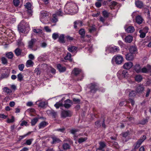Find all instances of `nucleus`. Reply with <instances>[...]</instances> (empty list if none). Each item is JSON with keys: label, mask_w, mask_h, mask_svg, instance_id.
Returning <instances> with one entry per match:
<instances>
[{"label": "nucleus", "mask_w": 151, "mask_h": 151, "mask_svg": "<svg viewBox=\"0 0 151 151\" xmlns=\"http://www.w3.org/2000/svg\"><path fill=\"white\" fill-rule=\"evenodd\" d=\"M29 27V26L27 23L22 21L18 25V29L19 32L23 33L25 32V29Z\"/></svg>", "instance_id": "nucleus-1"}, {"label": "nucleus", "mask_w": 151, "mask_h": 151, "mask_svg": "<svg viewBox=\"0 0 151 151\" xmlns=\"http://www.w3.org/2000/svg\"><path fill=\"white\" fill-rule=\"evenodd\" d=\"M146 136L143 135L141 137L138 141L137 142L136 144L134 145V149L132 151H135V150L138 149L142 143L146 139Z\"/></svg>", "instance_id": "nucleus-2"}, {"label": "nucleus", "mask_w": 151, "mask_h": 151, "mask_svg": "<svg viewBox=\"0 0 151 151\" xmlns=\"http://www.w3.org/2000/svg\"><path fill=\"white\" fill-rule=\"evenodd\" d=\"M151 72V66L147 65L142 68L141 73H148Z\"/></svg>", "instance_id": "nucleus-3"}, {"label": "nucleus", "mask_w": 151, "mask_h": 151, "mask_svg": "<svg viewBox=\"0 0 151 151\" xmlns=\"http://www.w3.org/2000/svg\"><path fill=\"white\" fill-rule=\"evenodd\" d=\"M115 61L116 64H121L123 61V58L121 55H118L114 57Z\"/></svg>", "instance_id": "nucleus-4"}, {"label": "nucleus", "mask_w": 151, "mask_h": 151, "mask_svg": "<svg viewBox=\"0 0 151 151\" xmlns=\"http://www.w3.org/2000/svg\"><path fill=\"white\" fill-rule=\"evenodd\" d=\"M61 115L62 117L65 118L70 116L72 115V113L69 111H63L62 112Z\"/></svg>", "instance_id": "nucleus-5"}, {"label": "nucleus", "mask_w": 151, "mask_h": 151, "mask_svg": "<svg viewBox=\"0 0 151 151\" xmlns=\"http://www.w3.org/2000/svg\"><path fill=\"white\" fill-rule=\"evenodd\" d=\"M36 41V39L34 38H32L28 42V48L32 49Z\"/></svg>", "instance_id": "nucleus-6"}, {"label": "nucleus", "mask_w": 151, "mask_h": 151, "mask_svg": "<svg viewBox=\"0 0 151 151\" xmlns=\"http://www.w3.org/2000/svg\"><path fill=\"white\" fill-rule=\"evenodd\" d=\"M81 70L78 68H75L72 71V74L77 76L81 72Z\"/></svg>", "instance_id": "nucleus-7"}, {"label": "nucleus", "mask_w": 151, "mask_h": 151, "mask_svg": "<svg viewBox=\"0 0 151 151\" xmlns=\"http://www.w3.org/2000/svg\"><path fill=\"white\" fill-rule=\"evenodd\" d=\"M142 68L140 65L138 64H136L134 67V70L138 73H141Z\"/></svg>", "instance_id": "nucleus-8"}, {"label": "nucleus", "mask_w": 151, "mask_h": 151, "mask_svg": "<svg viewBox=\"0 0 151 151\" xmlns=\"http://www.w3.org/2000/svg\"><path fill=\"white\" fill-rule=\"evenodd\" d=\"M133 66V63L131 62L125 63L123 65V67L126 69H130Z\"/></svg>", "instance_id": "nucleus-9"}, {"label": "nucleus", "mask_w": 151, "mask_h": 151, "mask_svg": "<svg viewBox=\"0 0 151 151\" xmlns=\"http://www.w3.org/2000/svg\"><path fill=\"white\" fill-rule=\"evenodd\" d=\"M65 103L64 104V106L67 109L70 108L71 105L70 104H72L71 101L69 99H68L65 101Z\"/></svg>", "instance_id": "nucleus-10"}, {"label": "nucleus", "mask_w": 151, "mask_h": 151, "mask_svg": "<svg viewBox=\"0 0 151 151\" xmlns=\"http://www.w3.org/2000/svg\"><path fill=\"white\" fill-rule=\"evenodd\" d=\"M135 4L136 6L139 8H141L143 6V4L142 2L139 0H137L135 1Z\"/></svg>", "instance_id": "nucleus-11"}, {"label": "nucleus", "mask_w": 151, "mask_h": 151, "mask_svg": "<svg viewBox=\"0 0 151 151\" xmlns=\"http://www.w3.org/2000/svg\"><path fill=\"white\" fill-rule=\"evenodd\" d=\"M136 22L138 24H141L143 21V19L141 16L138 15L136 17Z\"/></svg>", "instance_id": "nucleus-12"}, {"label": "nucleus", "mask_w": 151, "mask_h": 151, "mask_svg": "<svg viewBox=\"0 0 151 151\" xmlns=\"http://www.w3.org/2000/svg\"><path fill=\"white\" fill-rule=\"evenodd\" d=\"M130 52L132 54H135L137 52V49L135 46H131L129 48Z\"/></svg>", "instance_id": "nucleus-13"}, {"label": "nucleus", "mask_w": 151, "mask_h": 151, "mask_svg": "<svg viewBox=\"0 0 151 151\" xmlns=\"http://www.w3.org/2000/svg\"><path fill=\"white\" fill-rule=\"evenodd\" d=\"M96 85L95 84L93 83L91 84L90 89H91L90 91L91 93H94L96 91L97 89L96 88Z\"/></svg>", "instance_id": "nucleus-14"}, {"label": "nucleus", "mask_w": 151, "mask_h": 151, "mask_svg": "<svg viewBox=\"0 0 151 151\" xmlns=\"http://www.w3.org/2000/svg\"><path fill=\"white\" fill-rule=\"evenodd\" d=\"M144 88L143 86L139 85L137 87L136 91L138 93H141L144 91Z\"/></svg>", "instance_id": "nucleus-15"}, {"label": "nucleus", "mask_w": 151, "mask_h": 151, "mask_svg": "<svg viewBox=\"0 0 151 151\" xmlns=\"http://www.w3.org/2000/svg\"><path fill=\"white\" fill-rule=\"evenodd\" d=\"M118 73L121 74V76L124 78L126 77L128 75L126 70H121L119 71L118 72Z\"/></svg>", "instance_id": "nucleus-16"}, {"label": "nucleus", "mask_w": 151, "mask_h": 151, "mask_svg": "<svg viewBox=\"0 0 151 151\" xmlns=\"http://www.w3.org/2000/svg\"><path fill=\"white\" fill-rule=\"evenodd\" d=\"M133 40V37L132 36L129 35L126 37L125 39V40L126 42L128 43H130L132 42Z\"/></svg>", "instance_id": "nucleus-17"}, {"label": "nucleus", "mask_w": 151, "mask_h": 151, "mask_svg": "<svg viewBox=\"0 0 151 151\" xmlns=\"http://www.w3.org/2000/svg\"><path fill=\"white\" fill-rule=\"evenodd\" d=\"M100 146L96 150L97 151H99V150H102L106 146V145L104 142H100L99 143Z\"/></svg>", "instance_id": "nucleus-18"}, {"label": "nucleus", "mask_w": 151, "mask_h": 151, "mask_svg": "<svg viewBox=\"0 0 151 151\" xmlns=\"http://www.w3.org/2000/svg\"><path fill=\"white\" fill-rule=\"evenodd\" d=\"M132 54L130 53L127 54L126 55V59L128 60H133L134 58V56Z\"/></svg>", "instance_id": "nucleus-19"}, {"label": "nucleus", "mask_w": 151, "mask_h": 151, "mask_svg": "<svg viewBox=\"0 0 151 151\" xmlns=\"http://www.w3.org/2000/svg\"><path fill=\"white\" fill-rule=\"evenodd\" d=\"M52 144L59 143L61 141L60 139L55 137H52Z\"/></svg>", "instance_id": "nucleus-20"}, {"label": "nucleus", "mask_w": 151, "mask_h": 151, "mask_svg": "<svg viewBox=\"0 0 151 151\" xmlns=\"http://www.w3.org/2000/svg\"><path fill=\"white\" fill-rule=\"evenodd\" d=\"M48 124V123L46 122L43 121L41 122L39 124V127L40 129H42L45 127Z\"/></svg>", "instance_id": "nucleus-21"}, {"label": "nucleus", "mask_w": 151, "mask_h": 151, "mask_svg": "<svg viewBox=\"0 0 151 151\" xmlns=\"http://www.w3.org/2000/svg\"><path fill=\"white\" fill-rule=\"evenodd\" d=\"M57 67L59 71L60 72L65 71L66 70V68L65 67H62L60 64L57 65Z\"/></svg>", "instance_id": "nucleus-22"}, {"label": "nucleus", "mask_w": 151, "mask_h": 151, "mask_svg": "<svg viewBox=\"0 0 151 151\" xmlns=\"http://www.w3.org/2000/svg\"><path fill=\"white\" fill-rule=\"evenodd\" d=\"M34 65L33 62L32 60H28L26 63V66L27 67H32Z\"/></svg>", "instance_id": "nucleus-23"}, {"label": "nucleus", "mask_w": 151, "mask_h": 151, "mask_svg": "<svg viewBox=\"0 0 151 151\" xmlns=\"http://www.w3.org/2000/svg\"><path fill=\"white\" fill-rule=\"evenodd\" d=\"M63 100V99H62L61 101H60L58 102H57L54 105L55 106V107L58 109L61 106H63V103L62 101Z\"/></svg>", "instance_id": "nucleus-24"}, {"label": "nucleus", "mask_w": 151, "mask_h": 151, "mask_svg": "<svg viewBox=\"0 0 151 151\" xmlns=\"http://www.w3.org/2000/svg\"><path fill=\"white\" fill-rule=\"evenodd\" d=\"M126 31L128 33H132L134 31L133 27L129 26L126 29Z\"/></svg>", "instance_id": "nucleus-25"}, {"label": "nucleus", "mask_w": 151, "mask_h": 151, "mask_svg": "<svg viewBox=\"0 0 151 151\" xmlns=\"http://www.w3.org/2000/svg\"><path fill=\"white\" fill-rule=\"evenodd\" d=\"M135 79L136 81L138 82H140L142 80V76L139 75H138L135 76Z\"/></svg>", "instance_id": "nucleus-26"}, {"label": "nucleus", "mask_w": 151, "mask_h": 151, "mask_svg": "<svg viewBox=\"0 0 151 151\" xmlns=\"http://www.w3.org/2000/svg\"><path fill=\"white\" fill-rule=\"evenodd\" d=\"M77 48L74 46H71L68 48V50L71 52H75L77 50Z\"/></svg>", "instance_id": "nucleus-27"}, {"label": "nucleus", "mask_w": 151, "mask_h": 151, "mask_svg": "<svg viewBox=\"0 0 151 151\" xmlns=\"http://www.w3.org/2000/svg\"><path fill=\"white\" fill-rule=\"evenodd\" d=\"M14 52L17 56H19L21 54L22 50L17 48L15 50Z\"/></svg>", "instance_id": "nucleus-28"}, {"label": "nucleus", "mask_w": 151, "mask_h": 151, "mask_svg": "<svg viewBox=\"0 0 151 151\" xmlns=\"http://www.w3.org/2000/svg\"><path fill=\"white\" fill-rule=\"evenodd\" d=\"M59 41L60 42L62 43L65 42L64 35L62 34L59 37Z\"/></svg>", "instance_id": "nucleus-29"}, {"label": "nucleus", "mask_w": 151, "mask_h": 151, "mask_svg": "<svg viewBox=\"0 0 151 151\" xmlns=\"http://www.w3.org/2000/svg\"><path fill=\"white\" fill-rule=\"evenodd\" d=\"M77 22H80V24L79 25V26L80 27L82 26L83 25V22L82 21L77 20L76 21H75L74 23V27L76 29L77 27L76 26V24L77 23Z\"/></svg>", "instance_id": "nucleus-30"}, {"label": "nucleus", "mask_w": 151, "mask_h": 151, "mask_svg": "<svg viewBox=\"0 0 151 151\" xmlns=\"http://www.w3.org/2000/svg\"><path fill=\"white\" fill-rule=\"evenodd\" d=\"M3 90L4 92L8 94L11 93L12 92V90L6 87L4 88Z\"/></svg>", "instance_id": "nucleus-31"}, {"label": "nucleus", "mask_w": 151, "mask_h": 151, "mask_svg": "<svg viewBox=\"0 0 151 151\" xmlns=\"http://www.w3.org/2000/svg\"><path fill=\"white\" fill-rule=\"evenodd\" d=\"M63 149L65 150H67L70 149V146L69 144L68 143H65L63 145Z\"/></svg>", "instance_id": "nucleus-32"}, {"label": "nucleus", "mask_w": 151, "mask_h": 151, "mask_svg": "<svg viewBox=\"0 0 151 151\" xmlns=\"http://www.w3.org/2000/svg\"><path fill=\"white\" fill-rule=\"evenodd\" d=\"M38 119L37 118H34L31 120V122L32 126L35 125L38 121Z\"/></svg>", "instance_id": "nucleus-33"}, {"label": "nucleus", "mask_w": 151, "mask_h": 151, "mask_svg": "<svg viewBox=\"0 0 151 151\" xmlns=\"http://www.w3.org/2000/svg\"><path fill=\"white\" fill-rule=\"evenodd\" d=\"M14 55L12 52H10L6 53V56L9 59H12Z\"/></svg>", "instance_id": "nucleus-34"}, {"label": "nucleus", "mask_w": 151, "mask_h": 151, "mask_svg": "<svg viewBox=\"0 0 151 151\" xmlns=\"http://www.w3.org/2000/svg\"><path fill=\"white\" fill-rule=\"evenodd\" d=\"M89 32L90 33H91L95 31L96 29L95 27V25H92L88 28Z\"/></svg>", "instance_id": "nucleus-35"}, {"label": "nucleus", "mask_w": 151, "mask_h": 151, "mask_svg": "<svg viewBox=\"0 0 151 151\" xmlns=\"http://www.w3.org/2000/svg\"><path fill=\"white\" fill-rule=\"evenodd\" d=\"M24 6H25V8L27 10L30 9L32 8L31 4L29 2L27 3L26 4L24 5Z\"/></svg>", "instance_id": "nucleus-36"}, {"label": "nucleus", "mask_w": 151, "mask_h": 151, "mask_svg": "<svg viewBox=\"0 0 151 151\" xmlns=\"http://www.w3.org/2000/svg\"><path fill=\"white\" fill-rule=\"evenodd\" d=\"M139 32L140 33V37L141 38H144L146 35V33L142 31V30H139Z\"/></svg>", "instance_id": "nucleus-37"}, {"label": "nucleus", "mask_w": 151, "mask_h": 151, "mask_svg": "<svg viewBox=\"0 0 151 151\" xmlns=\"http://www.w3.org/2000/svg\"><path fill=\"white\" fill-rule=\"evenodd\" d=\"M87 137L83 138L81 137L79 138L78 140V142L79 143H81L83 142H84L87 140Z\"/></svg>", "instance_id": "nucleus-38"}, {"label": "nucleus", "mask_w": 151, "mask_h": 151, "mask_svg": "<svg viewBox=\"0 0 151 151\" xmlns=\"http://www.w3.org/2000/svg\"><path fill=\"white\" fill-rule=\"evenodd\" d=\"M2 63L4 64H5L7 63V60L4 57H3L1 58Z\"/></svg>", "instance_id": "nucleus-39"}, {"label": "nucleus", "mask_w": 151, "mask_h": 151, "mask_svg": "<svg viewBox=\"0 0 151 151\" xmlns=\"http://www.w3.org/2000/svg\"><path fill=\"white\" fill-rule=\"evenodd\" d=\"M33 31L37 34H40L42 32V30L40 29H34L33 30Z\"/></svg>", "instance_id": "nucleus-40"}, {"label": "nucleus", "mask_w": 151, "mask_h": 151, "mask_svg": "<svg viewBox=\"0 0 151 151\" xmlns=\"http://www.w3.org/2000/svg\"><path fill=\"white\" fill-rule=\"evenodd\" d=\"M65 60H70L71 59V54L69 53H68L67 55L65 57Z\"/></svg>", "instance_id": "nucleus-41"}, {"label": "nucleus", "mask_w": 151, "mask_h": 151, "mask_svg": "<svg viewBox=\"0 0 151 151\" xmlns=\"http://www.w3.org/2000/svg\"><path fill=\"white\" fill-rule=\"evenodd\" d=\"M59 37V35L58 33H54L52 35V37L54 40H56Z\"/></svg>", "instance_id": "nucleus-42"}, {"label": "nucleus", "mask_w": 151, "mask_h": 151, "mask_svg": "<svg viewBox=\"0 0 151 151\" xmlns=\"http://www.w3.org/2000/svg\"><path fill=\"white\" fill-rule=\"evenodd\" d=\"M79 34L82 36H84L85 34V31L84 29H81L79 31Z\"/></svg>", "instance_id": "nucleus-43"}, {"label": "nucleus", "mask_w": 151, "mask_h": 151, "mask_svg": "<svg viewBox=\"0 0 151 151\" xmlns=\"http://www.w3.org/2000/svg\"><path fill=\"white\" fill-rule=\"evenodd\" d=\"M17 45L19 46H23L24 45V44L21 40H19L17 42Z\"/></svg>", "instance_id": "nucleus-44"}, {"label": "nucleus", "mask_w": 151, "mask_h": 151, "mask_svg": "<svg viewBox=\"0 0 151 151\" xmlns=\"http://www.w3.org/2000/svg\"><path fill=\"white\" fill-rule=\"evenodd\" d=\"M103 14L104 17H108L109 16V14L106 11H104L103 12Z\"/></svg>", "instance_id": "nucleus-45"}, {"label": "nucleus", "mask_w": 151, "mask_h": 151, "mask_svg": "<svg viewBox=\"0 0 151 151\" xmlns=\"http://www.w3.org/2000/svg\"><path fill=\"white\" fill-rule=\"evenodd\" d=\"M46 105V104L45 102H42L40 103L39 106L41 107H45Z\"/></svg>", "instance_id": "nucleus-46"}, {"label": "nucleus", "mask_w": 151, "mask_h": 151, "mask_svg": "<svg viewBox=\"0 0 151 151\" xmlns=\"http://www.w3.org/2000/svg\"><path fill=\"white\" fill-rule=\"evenodd\" d=\"M136 92L134 91H132L129 92V95L130 96L134 97L135 96Z\"/></svg>", "instance_id": "nucleus-47"}, {"label": "nucleus", "mask_w": 151, "mask_h": 151, "mask_svg": "<svg viewBox=\"0 0 151 151\" xmlns=\"http://www.w3.org/2000/svg\"><path fill=\"white\" fill-rule=\"evenodd\" d=\"M18 79V80L20 81H21L22 80L23 78V77L21 73L19 74L17 76Z\"/></svg>", "instance_id": "nucleus-48"}, {"label": "nucleus", "mask_w": 151, "mask_h": 151, "mask_svg": "<svg viewBox=\"0 0 151 151\" xmlns=\"http://www.w3.org/2000/svg\"><path fill=\"white\" fill-rule=\"evenodd\" d=\"M32 139H30L27 140L25 144L27 145H30L32 143Z\"/></svg>", "instance_id": "nucleus-49"}, {"label": "nucleus", "mask_w": 151, "mask_h": 151, "mask_svg": "<svg viewBox=\"0 0 151 151\" xmlns=\"http://www.w3.org/2000/svg\"><path fill=\"white\" fill-rule=\"evenodd\" d=\"M111 50V51L113 52H115L117 50H119L118 49V48L116 47H111L110 48Z\"/></svg>", "instance_id": "nucleus-50"}, {"label": "nucleus", "mask_w": 151, "mask_h": 151, "mask_svg": "<svg viewBox=\"0 0 151 151\" xmlns=\"http://www.w3.org/2000/svg\"><path fill=\"white\" fill-rule=\"evenodd\" d=\"M35 73L37 75H40V71L39 70L38 68H36L35 70Z\"/></svg>", "instance_id": "nucleus-51"}, {"label": "nucleus", "mask_w": 151, "mask_h": 151, "mask_svg": "<svg viewBox=\"0 0 151 151\" xmlns=\"http://www.w3.org/2000/svg\"><path fill=\"white\" fill-rule=\"evenodd\" d=\"M14 117L13 116H12L11 119H8L7 122L9 123L13 122L14 121Z\"/></svg>", "instance_id": "nucleus-52"}, {"label": "nucleus", "mask_w": 151, "mask_h": 151, "mask_svg": "<svg viewBox=\"0 0 151 151\" xmlns=\"http://www.w3.org/2000/svg\"><path fill=\"white\" fill-rule=\"evenodd\" d=\"M41 16L42 17H46L48 16V13L46 12H43L41 13Z\"/></svg>", "instance_id": "nucleus-53"}, {"label": "nucleus", "mask_w": 151, "mask_h": 151, "mask_svg": "<svg viewBox=\"0 0 151 151\" xmlns=\"http://www.w3.org/2000/svg\"><path fill=\"white\" fill-rule=\"evenodd\" d=\"M19 68L21 71H22L24 67V65L23 64L19 65L18 66Z\"/></svg>", "instance_id": "nucleus-54"}, {"label": "nucleus", "mask_w": 151, "mask_h": 151, "mask_svg": "<svg viewBox=\"0 0 151 151\" xmlns=\"http://www.w3.org/2000/svg\"><path fill=\"white\" fill-rule=\"evenodd\" d=\"M147 122V120L144 119L141 121L139 123L142 125H144Z\"/></svg>", "instance_id": "nucleus-55"}, {"label": "nucleus", "mask_w": 151, "mask_h": 151, "mask_svg": "<svg viewBox=\"0 0 151 151\" xmlns=\"http://www.w3.org/2000/svg\"><path fill=\"white\" fill-rule=\"evenodd\" d=\"M53 18L52 19V22H56L57 21V19L56 18V16L55 14H53Z\"/></svg>", "instance_id": "nucleus-56"}, {"label": "nucleus", "mask_w": 151, "mask_h": 151, "mask_svg": "<svg viewBox=\"0 0 151 151\" xmlns=\"http://www.w3.org/2000/svg\"><path fill=\"white\" fill-rule=\"evenodd\" d=\"M78 130L77 129H72L70 130V132L71 134H74L76 132H78Z\"/></svg>", "instance_id": "nucleus-57"}, {"label": "nucleus", "mask_w": 151, "mask_h": 151, "mask_svg": "<svg viewBox=\"0 0 151 151\" xmlns=\"http://www.w3.org/2000/svg\"><path fill=\"white\" fill-rule=\"evenodd\" d=\"M128 102L129 103H131L132 106H133L134 105V101L133 99H129Z\"/></svg>", "instance_id": "nucleus-58"}, {"label": "nucleus", "mask_w": 151, "mask_h": 151, "mask_svg": "<svg viewBox=\"0 0 151 151\" xmlns=\"http://www.w3.org/2000/svg\"><path fill=\"white\" fill-rule=\"evenodd\" d=\"M73 101L74 102H75V103H79L80 102V99L76 98L73 99Z\"/></svg>", "instance_id": "nucleus-59"}, {"label": "nucleus", "mask_w": 151, "mask_h": 151, "mask_svg": "<svg viewBox=\"0 0 151 151\" xmlns=\"http://www.w3.org/2000/svg\"><path fill=\"white\" fill-rule=\"evenodd\" d=\"M44 29L47 32H50L51 31V29H49L48 26H45L44 27Z\"/></svg>", "instance_id": "nucleus-60"}, {"label": "nucleus", "mask_w": 151, "mask_h": 151, "mask_svg": "<svg viewBox=\"0 0 151 151\" xmlns=\"http://www.w3.org/2000/svg\"><path fill=\"white\" fill-rule=\"evenodd\" d=\"M148 28L147 27H145L142 30V31L145 32V33H147L148 30Z\"/></svg>", "instance_id": "nucleus-61"}, {"label": "nucleus", "mask_w": 151, "mask_h": 151, "mask_svg": "<svg viewBox=\"0 0 151 151\" xmlns=\"http://www.w3.org/2000/svg\"><path fill=\"white\" fill-rule=\"evenodd\" d=\"M96 6L97 7H100L101 6V3L100 2H97L95 3Z\"/></svg>", "instance_id": "nucleus-62"}, {"label": "nucleus", "mask_w": 151, "mask_h": 151, "mask_svg": "<svg viewBox=\"0 0 151 151\" xmlns=\"http://www.w3.org/2000/svg\"><path fill=\"white\" fill-rule=\"evenodd\" d=\"M150 92V90L149 88H148L147 91V93L145 95L146 97H147L149 96Z\"/></svg>", "instance_id": "nucleus-63"}, {"label": "nucleus", "mask_w": 151, "mask_h": 151, "mask_svg": "<svg viewBox=\"0 0 151 151\" xmlns=\"http://www.w3.org/2000/svg\"><path fill=\"white\" fill-rule=\"evenodd\" d=\"M27 13L28 15L29 16H31L32 15V11L31 10V9H30L27 10Z\"/></svg>", "instance_id": "nucleus-64"}]
</instances>
